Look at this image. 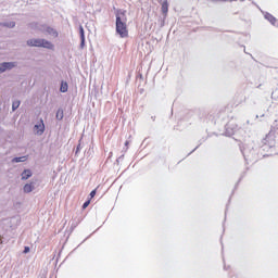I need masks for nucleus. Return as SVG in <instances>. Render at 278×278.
I'll list each match as a JSON object with an SVG mask.
<instances>
[{"label":"nucleus","instance_id":"f03ea898","mask_svg":"<svg viewBox=\"0 0 278 278\" xmlns=\"http://www.w3.org/2000/svg\"><path fill=\"white\" fill-rule=\"evenodd\" d=\"M26 46L47 49L48 51H55V45L45 38H29L28 40H26Z\"/></svg>","mask_w":278,"mask_h":278},{"label":"nucleus","instance_id":"0eeeda50","mask_svg":"<svg viewBox=\"0 0 278 278\" xmlns=\"http://www.w3.org/2000/svg\"><path fill=\"white\" fill-rule=\"evenodd\" d=\"M48 36H51V38H58L60 36V34L58 33V30H55L54 28L48 27L46 29Z\"/></svg>","mask_w":278,"mask_h":278},{"label":"nucleus","instance_id":"39448f33","mask_svg":"<svg viewBox=\"0 0 278 278\" xmlns=\"http://www.w3.org/2000/svg\"><path fill=\"white\" fill-rule=\"evenodd\" d=\"M12 68H16V63L15 62L0 63V73H5V71H12Z\"/></svg>","mask_w":278,"mask_h":278},{"label":"nucleus","instance_id":"1a4fd4ad","mask_svg":"<svg viewBox=\"0 0 278 278\" xmlns=\"http://www.w3.org/2000/svg\"><path fill=\"white\" fill-rule=\"evenodd\" d=\"M61 92H68V83L62 81L60 86Z\"/></svg>","mask_w":278,"mask_h":278},{"label":"nucleus","instance_id":"20e7f679","mask_svg":"<svg viewBox=\"0 0 278 278\" xmlns=\"http://www.w3.org/2000/svg\"><path fill=\"white\" fill-rule=\"evenodd\" d=\"M36 136H42L45 134V121L40 119L37 122L33 128Z\"/></svg>","mask_w":278,"mask_h":278},{"label":"nucleus","instance_id":"423d86ee","mask_svg":"<svg viewBox=\"0 0 278 278\" xmlns=\"http://www.w3.org/2000/svg\"><path fill=\"white\" fill-rule=\"evenodd\" d=\"M34 172L31 169H24L21 174L22 181H27V179H30L33 177Z\"/></svg>","mask_w":278,"mask_h":278},{"label":"nucleus","instance_id":"f8f14e48","mask_svg":"<svg viewBox=\"0 0 278 278\" xmlns=\"http://www.w3.org/2000/svg\"><path fill=\"white\" fill-rule=\"evenodd\" d=\"M88 205H90V202H86V203L84 204V207H88Z\"/></svg>","mask_w":278,"mask_h":278},{"label":"nucleus","instance_id":"9d476101","mask_svg":"<svg viewBox=\"0 0 278 278\" xmlns=\"http://www.w3.org/2000/svg\"><path fill=\"white\" fill-rule=\"evenodd\" d=\"M162 12H163V14H167L168 13V2H163V4H162Z\"/></svg>","mask_w":278,"mask_h":278},{"label":"nucleus","instance_id":"6e6552de","mask_svg":"<svg viewBox=\"0 0 278 278\" xmlns=\"http://www.w3.org/2000/svg\"><path fill=\"white\" fill-rule=\"evenodd\" d=\"M55 118H56V121H62L64 118V110L58 109Z\"/></svg>","mask_w":278,"mask_h":278},{"label":"nucleus","instance_id":"7ed1b4c3","mask_svg":"<svg viewBox=\"0 0 278 278\" xmlns=\"http://www.w3.org/2000/svg\"><path fill=\"white\" fill-rule=\"evenodd\" d=\"M36 188H38V180H30L24 185L23 192H25V194H30Z\"/></svg>","mask_w":278,"mask_h":278},{"label":"nucleus","instance_id":"9b49d317","mask_svg":"<svg viewBox=\"0 0 278 278\" xmlns=\"http://www.w3.org/2000/svg\"><path fill=\"white\" fill-rule=\"evenodd\" d=\"M96 194H97V191H96V190L91 191V192H90L91 199L94 198Z\"/></svg>","mask_w":278,"mask_h":278},{"label":"nucleus","instance_id":"f257e3e1","mask_svg":"<svg viewBox=\"0 0 278 278\" xmlns=\"http://www.w3.org/2000/svg\"><path fill=\"white\" fill-rule=\"evenodd\" d=\"M128 13L126 11H118L116 16V31L121 38H127L129 31L127 30Z\"/></svg>","mask_w":278,"mask_h":278}]
</instances>
